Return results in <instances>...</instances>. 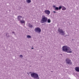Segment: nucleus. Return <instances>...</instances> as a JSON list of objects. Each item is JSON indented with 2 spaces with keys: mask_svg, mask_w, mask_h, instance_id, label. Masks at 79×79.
I'll list each match as a JSON object with an SVG mask.
<instances>
[{
  "mask_svg": "<svg viewBox=\"0 0 79 79\" xmlns=\"http://www.w3.org/2000/svg\"><path fill=\"white\" fill-rule=\"evenodd\" d=\"M13 34H15V32L14 31L12 32Z\"/></svg>",
  "mask_w": 79,
  "mask_h": 79,
  "instance_id": "aec40b11",
  "label": "nucleus"
},
{
  "mask_svg": "<svg viewBox=\"0 0 79 79\" xmlns=\"http://www.w3.org/2000/svg\"><path fill=\"white\" fill-rule=\"evenodd\" d=\"M20 23H25V21H24V20H20Z\"/></svg>",
  "mask_w": 79,
  "mask_h": 79,
  "instance_id": "f3484780",
  "label": "nucleus"
},
{
  "mask_svg": "<svg viewBox=\"0 0 79 79\" xmlns=\"http://www.w3.org/2000/svg\"><path fill=\"white\" fill-rule=\"evenodd\" d=\"M66 61L67 64H72V62H71V60L69 59H66Z\"/></svg>",
  "mask_w": 79,
  "mask_h": 79,
  "instance_id": "423d86ee",
  "label": "nucleus"
},
{
  "mask_svg": "<svg viewBox=\"0 0 79 79\" xmlns=\"http://www.w3.org/2000/svg\"><path fill=\"white\" fill-rule=\"evenodd\" d=\"M62 10H63V11H65L66 10V8L64 6H62Z\"/></svg>",
  "mask_w": 79,
  "mask_h": 79,
  "instance_id": "9b49d317",
  "label": "nucleus"
},
{
  "mask_svg": "<svg viewBox=\"0 0 79 79\" xmlns=\"http://www.w3.org/2000/svg\"><path fill=\"white\" fill-rule=\"evenodd\" d=\"M48 19L47 17H46L44 15H43L42 17V19L40 21L41 23H47Z\"/></svg>",
  "mask_w": 79,
  "mask_h": 79,
  "instance_id": "f257e3e1",
  "label": "nucleus"
},
{
  "mask_svg": "<svg viewBox=\"0 0 79 79\" xmlns=\"http://www.w3.org/2000/svg\"><path fill=\"white\" fill-rule=\"evenodd\" d=\"M20 57H23V55H20Z\"/></svg>",
  "mask_w": 79,
  "mask_h": 79,
  "instance_id": "a211bd4d",
  "label": "nucleus"
},
{
  "mask_svg": "<svg viewBox=\"0 0 79 79\" xmlns=\"http://www.w3.org/2000/svg\"><path fill=\"white\" fill-rule=\"evenodd\" d=\"M47 21H48V23H51V20L50 19H48Z\"/></svg>",
  "mask_w": 79,
  "mask_h": 79,
  "instance_id": "4468645a",
  "label": "nucleus"
},
{
  "mask_svg": "<svg viewBox=\"0 0 79 79\" xmlns=\"http://www.w3.org/2000/svg\"><path fill=\"white\" fill-rule=\"evenodd\" d=\"M44 13L46 15H49L50 14V11L48 10H45L44 11Z\"/></svg>",
  "mask_w": 79,
  "mask_h": 79,
  "instance_id": "0eeeda50",
  "label": "nucleus"
},
{
  "mask_svg": "<svg viewBox=\"0 0 79 79\" xmlns=\"http://www.w3.org/2000/svg\"><path fill=\"white\" fill-rule=\"evenodd\" d=\"M58 31L60 34H61L62 35H64V31H63V29L59 28L58 29Z\"/></svg>",
  "mask_w": 79,
  "mask_h": 79,
  "instance_id": "20e7f679",
  "label": "nucleus"
},
{
  "mask_svg": "<svg viewBox=\"0 0 79 79\" xmlns=\"http://www.w3.org/2000/svg\"><path fill=\"white\" fill-rule=\"evenodd\" d=\"M35 32L40 34L41 32V29L39 27H37L35 28Z\"/></svg>",
  "mask_w": 79,
  "mask_h": 79,
  "instance_id": "7ed1b4c3",
  "label": "nucleus"
},
{
  "mask_svg": "<svg viewBox=\"0 0 79 79\" xmlns=\"http://www.w3.org/2000/svg\"><path fill=\"white\" fill-rule=\"evenodd\" d=\"M31 76L36 79H39V77L38 74L36 73H33L31 74Z\"/></svg>",
  "mask_w": 79,
  "mask_h": 79,
  "instance_id": "f03ea898",
  "label": "nucleus"
},
{
  "mask_svg": "<svg viewBox=\"0 0 79 79\" xmlns=\"http://www.w3.org/2000/svg\"><path fill=\"white\" fill-rule=\"evenodd\" d=\"M26 2L28 3H30L31 2V0H27L26 1Z\"/></svg>",
  "mask_w": 79,
  "mask_h": 79,
  "instance_id": "ddd939ff",
  "label": "nucleus"
},
{
  "mask_svg": "<svg viewBox=\"0 0 79 79\" xmlns=\"http://www.w3.org/2000/svg\"><path fill=\"white\" fill-rule=\"evenodd\" d=\"M31 49H34V48H31Z\"/></svg>",
  "mask_w": 79,
  "mask_h": 79,
  "instance_id": "412c9836",
  "label": "nucleus"
},
{
  "mask_svg": "<svg viewBox=\"0 0 79 79\" xmlns=\"http://www.w3.org/2000/svg\"><path fill=\"white\" fill-rule=\"evenodd\" d=\"M27 38L30 39V38H31V36H30V35H28L27 36Z\"/></svg>",
  "mask_w": 79,
  "mask_h": 79,
  "instance_id": "dca6fc26",
  "label": "nucleus"
},
{
  "mask_svg": "<svg viewBox=\"0 0 79 79\" xmlns=\"http://www.w3.org/2000/svg\"><path fill=\"white\" fill-rule=\"evenodd\" d=\"M53 13H56V12H55V11H53Z\"/></svg>",
  "mask_w": 79,
  "mask_h": 79,
  "instance_id": "6ab92c4d",
  "label": "nucleus"
},
{
  "mask_svg": "<svg viewBox=\"0 0 79 79\" xmlns=\"http://www.w3.org/2000/svg\"><path fill=\"white\" fill-rule=\"evenodd\" d=\"M21 18H22V16H18V21H20V20H21Z\"/></svg>",
  "mask_w": 79,
  "mask_h": 79,
  "instance_id": "f8f14e48",
  "label": "nucleus"
},
{
  "mask_svg": "<svg viewBox=\"0 0 79 79\" xmlns=\"http://www.w3.org/2000/svg\"><path fill=\"white\" fill-rule=\"evenodd\" d=\"M29 27H30L31 28H32V27H33V25L30 24L29 25Z\"/></svg>",
  "mask_w": 79,
  "mask_h": 79,
  "instance_id": "2eb2a0df",
  "label": "nucleus"
},
{
  "mask_svg": "<svg viewBox=\"0 0 79 79\" xmlns=\"http://www.w3.org/2000/svg\"><path fill=\"white\" fill-rule=\"evenodd\" d=\"M75 70L77 72H79V67H76L75 68Z\"/></svg>",
  "mask_w": 79,
  "mask_h": 79,
  "instance_id": "9d476101",
  "label": "nucleus"
},
{
  "mask_svg": "<svg viewBox=\"0 0 79 79\" xmlns=\"http://www.w3.org/2000/svg\"><path fill=\"white\" fill-rule=\"evenodd\" d=\"M61 8H62V6H60L59 7V8L58 7H56L55 8V10H60L61 9Z\"/></svg>",
  "mask_w": 79,
  "mask_h": 79,
  "instance_id": "1a4fd4ad",
  "label": "nucleus"
},
{
  "mask_svg": "<svg viewBox=\"0 0 79 79\" xmlns=\"http://www.w3.org/2000/svg\"><path fill=\"white\" fill-rule=\"evenodd\" d=\"M68 47L66 46H64L62 48V50L64 52H67V51H68Z\"/></svg>",
  "mask_w": 79,
  "mask_h": 79,
  "instance_id": "39448f33",
  "label": "nucleus"
},
{
  "mask_svg": "<svg viewBox=\"0 0 79 79\" xmlns=\"http://www.w3.org/2000/svg\"><path fill=\"white\" fill-rule=\"evenodd\" d=\"M67 53H72V51L71 49L69 47L68 48V49H67Z\"/></svg>",
  "mask_w": 79,
  "mask_h": 79,
  "instance_id": "6e6552de",
  "label": "nucleus"
}]
</instances>
